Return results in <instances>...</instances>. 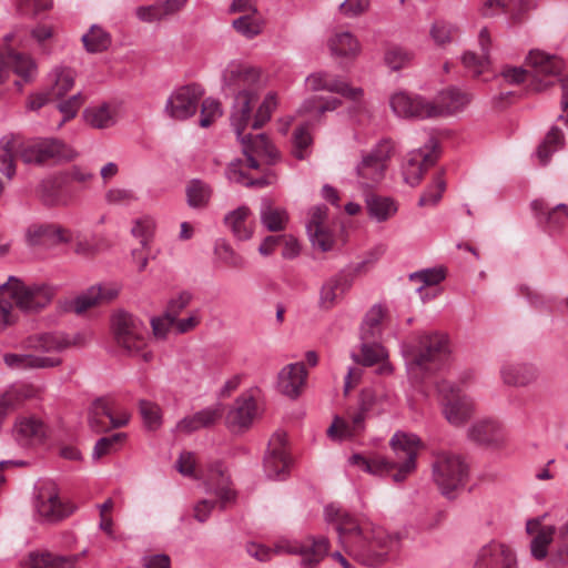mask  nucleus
<instances>
[{
  "mask_svg": "<svg viewBox=\"0 0 568 568\" xmlns=\"http://www.w3.org/2000/svg\"><path fill=\"white\" fill-rule=\"evenodd\" d=\"M212 195L210 185L199 179L189 182L186 186V200L191 207H204Z\"/></svg>",
  "mask_w": 568,
  "mask_h": 568,
  "instance_id": "nucleus-51",
  "label": "nucleus"
},
{
  "mask_svg": "<svg viewBox=\"0 0 568 568\" xmlns=\"http://www.w3.org/2000/svg\"><path fill=\"white\" fill-rule=\"evenodd\" d=\"M470 439L483 445H499L504 440L500 425L493 420H481L468 430Z\"/></svg>",
  "mask_w": 568,
  "mask_h": 568,
  "instance_id": "nucleus-35",
  "label": "nucleus"
},
{
  "mask_svg": "<svg viewBox=\"0 0 568 568\" xmlns=\"http://www.w3.org/2000/svg\"><path fill=\"white\" fill-rule=\"evenodd\" d=\"M82 42L88 52L98 53L108 50L111 45V36L101 27L94 24L83 34Z\"/></svg>",
  "mask_w": 568,
  "mask_h": 568,
  "instance_id": "nucleus-49",
  "label": "nucleus"
},
{
  "mask_svg": "<svg viewBox=\"0 0 568 568\" xmlns=\"http://www.w3.org/2000/svg\"><path fill=\"white\" fill-rule=\"evenodd\" d=\"M90 412L100 416V417H108L111 423L112 428H119L122 426H125L129 418H114L113 416V408H112V400L106 397H99L97 398L90 408Z\"/></svg>",
  "mask_w": 568,
  "mask_h": 568,
  "instance_id": "nucleus-55",
  "label": "nucleus"
},
{
  "mask_svg": "<svg viewBox=\"0 0 568 568\" xmlns=\"http://www.w3.org/2000/svg\"><path fill=\"white\" fill-rule=\"evenodd\" d=\"M155 223L149 216L138 219L134 221L131 232L133 236L140 239V243L143 250L148 247L149 242L153 235Z\"/></svg>",
  "mask_w": 568,
  "mask_h": 568,
  "instance_id": "nucleus-61",
  "label": "nucleus"
},
{
  "mask_svg": "<svg viewBox=\"0 0 568 568\" xmlns=\"http://www.w3.org/2000/svg\"><path fill=\"white\" fill-rule=\"evenodd\" d=\"M13 435L20 445L28 446L42 442L45 436V427L37 418L22 417L16 422Z\"/></svg>",
  "mask_w": 568,
  "mask_h": 568,
  "instance_id": "nucleus-31",
  "label": "nucleus"
},
{
  "mask_svg": "<svg viewBox=\"0 0 568 568\" xmlns=\"http://www.w3.org/2000/svg\"><path fill=\"white\" fill-rule=\"evenodd\" d=\"M0 295L9 297L23 312H39L49 305L53 291L43 284L26 285L20 278L10 276L0 286Z\"/></svg>",
  "mask_w": 568,
  "mask_h": 568,
  "instance_id": "nucleus-7",
  "label": "nucleus"
},
{
  "mask_svg": "<svg viewBox=\"0 0 568 568\" xmlns=\"http://www.w3.org/2000/svg\"><path fill=\"white\" fill-rule=\"evenodd\" d=\"M204 90L199 84H187L176 89L168 99L165 112L174 120H186L196 113Z\"/></svg>",
  "mask_w": 568,
  "mask_h": 568,
  "instance_id": "nucleus-14",
  "label": "nucleus"
},
{
  "mask_svg": "<svg viewBox=\"0 0 568 568\" xmlns=\"http://www.w3.org/2000/svg\"><path fill=\"white\" fill-rule=\"evenodd\" d=\"M324 513L327 521L336 523V530L339 537L347 538L351 545H354L358 538L365 535L357 520L342 509L329 505L325 507Z\"/></svg>",
  "mask_w": 568,
  "mask_h": 568,
  "instance_id": "nucleus-26",
  "label": "nucleus"
},
{
  "mask_svg": "<svg viewBox=\"0 0 568 568\" xmlns=\"http://www.w3.org/2000/svg\"><path fill=\"white\" fill-rule=\"evenodd\" d=\"M437 143L434 139L429 140V145L425 149H418L409 154L407 162L403 166L404 180L407 184L417 185L424 172L435 164L437 156L434 154Z\"/></svg>",
  "mask_w": 568,
  "mask_h": 568,
  "instance_id": "nucleus-19",
  "label": "nucleus"
},
{
  "mask_svg": "<svg viewBox=\"0 0 568 568\" xmlns=\"http://www.w3.org/2000/svg\"><path fill=\"white\" fill-rule=\"evenodd\" d=\"M399 539L381 527L365 531L362 538L351 545V555L362 565L378 567L388 560L389 555L398 549Z\"/></svg>",
  "mask_w": 568,
  "mask_h": 568,
  "instance_id": "nucleus-5",
  "label": "nucleus"
},
{
  "mask_svg": "<svg viewBox=\"0 0 568 568\" xmlns=\"http://www.w3.org/2000/svg\"><path fill=\"white\" fill-rule=\"evenodd\" d=\"M223 414V405L217 403L212 407H206L193 415L185 416L178 423L176 429L185 434H191L201 428L213 426L217 420L222 418Z\"/></svg>",
  "mask_w": 568,
  "mask_h": 568,
  "instance_id": "nucleus-27",
  "label": "nucleus"
},
{
  "mask_svg": "<svg viewBox=\"0 0 568 568\" xmlns=\"http://www.w3.org/2000/svg\"><path fill=\"white\" fill-rule=\"evenodd\" d=\"M222 115L221 104L217 100L207 98L202 102L200 125L209 128Z\"/></svg>",
  "mask_w": 568,
  "mask_h": 568,
  "instance_id": "nucleus-63",
  "label": "nucleus"
},
{
  "mask_svg": "<svg viewBox=\"0 0 568 568\" xmlns=\"http://www.w3.org/2000/svg\"><path fill=\"white\" fill-rule=\"evenodd\" d=\"M385 310L382 305H374L366 313L361 326V339H378L382 333L381 323Z\"/></svg>",
  "mask_w": 568,
  "mask_h": 568,
  "instance_id": "nucleus-44",
  "label": "nucleus"
},
{
  "mask_svg": "<svg viewBox=\"0 0 568 568\" xmlns=\"http://www.w3.org/2000/svg\"><path fill=\"white\" fill-rule=\"evenodd\" d=\"M393 152V142L390 140H382L371 152L363 155L361 163L356 166L357 176L362 186L373 187L384 179L387 161L390 159Z\"/></svg>",
  "mask_w": 568,
  "mask_h": 568,
  "instance_id": "nucleus-11",
  "label": "nucleus"
},
{
  "mask_svg": "<svg viewBox=\"0 0 568 568\" xmlns=\"http://www.w3.org/2000/svg\"><path fill=\"white\" fill-rule=\"evenodd\" d=\"M525 65L529 70L530 88L540 92L554 84L564 69L562 60L545 51L532 49L525 59Z\"/></svg>",
  "mask_w": 568,
  "mask_h": 568,
  "instance_id": "nucleus-8",
  "label": "nucleus"
},
{
  "mask_svg": "<svg viewBox=\"0 0 568 568\" xmlns=\"http://www.w3.org/2000/svg\"><path fill=\"white\" fill-rule=\"evenodd\" d=\"M286 435L275 433L268 443V452L264 458V470L268 478L282 479L290 468L291 459L285 452Z\"/></svg>",
  "mask_w": 568,
  "mask_h": 568,
  "instance_id": "nucleus-17",
  "label": "nucleus"
},
{
  "mask_svg": "<svg viewBox=\"0 0 568 568\" xmlns=\"http://www.w3.org/2000/svg\"><path fill=\"white\" fill-rule=\"evenodd\" d=\"M3 362L11 369H37L57 367L62 361L58 357L37 354L7 353L3 355Z\"/></svg>",
  "mask_w": 568,
  "mask_h": 568,
  "instance_id": "nucleus-28",
  "label": "nucleus"
},
{
  "mask_svg": "<svg viewBox=\"0 0 568 568\" xmlns=\"http://www.w3.org/2000/svg\"><path fill=\"white\" fill-rule=\"evenodd\" d=\"M547 514L536 518L528 519L526 523V531L534 535L530 541L531 556L537 560H542L548 555V547L554 540L556 527L554 525H544Z\"/></svg>",
  "mask_w": 568,
  "mask_h": 568,
  "instance_id": "nucleus-20",
  "label": "nucleus"
},
{
  "mask_svg": "<svg viewBox=\"0 0 568 568\" xmlns=\"http://www.w3.org/2000/svg\"><path fill=\"white\" fill-rule=\"evenodd\" d=\"M446 187V183L440 175L434 180V184L427 189L420 196L418 204L420 206L435 205L442 199V194Z\"/></svg>",
  "mask_w": 568,
  "mask_h": 568,
  "instance_id": "nucleus-64",
  "label": "nucleus"
},
{
  "mask_svg": "<svg viewBox=\"0 0 568 568\" xmlns=\"http://www.w3.org/2000/svg\"><path fill=\"white\" fill-rule=\"evenodd\" d=\"M307 371L303 363L284 366L278 373V388L287 397L296 398L305 386Z\"/></svg>",
  "mask_w": 568,
  "mask_h": 568,
  "instance_id": "nucleus-25",
  "label": "nucleus"
},
{
  "mask_svg": "<svg viewBox=\"0 0 568 568\" xmlns=\"http://www.w3.org/2000/svg\"><path fill=\"white\" fill-rule=\"evenodd\" d=\"M445 276L446 274L444 268H426L410 274L409 280L412 282L422 283V285L417 288V292H420L424 286L437 285L443 280H445Z\"/></svg>",
  "mask_w": 568,
  "mask_h": 568,
  "instance_id": "nucleus-60",
  "label": "nucleus"
},
{
  "mask_svg": "<svg viewBox=\"0 0 568 568\" xmlns=\"http://www.w3.org/2000/svg\"><path fill=\"white\" fill-rule=\"evenodd\" d=\"M332 54L336 57H355L359 52V43L349 32H341L329 40Z\"/></svg>",
  "mask_w": 568,
  "mask_h": 568,
  "instance_id": "nucleus-47",
  "label": "nucleus"
},
{
  "mask_svg": "<svg viewBox=\"0 0 568 568\" xmlns=\"http://www.w3.org/2000/svg\"><path fill=\"white\" fill-rule=\"evenodd\" d=\"M84 116L88 123L97 129L109 128L114 123L111 111L105 104L99 108L85 110Z\"/></svg>",
  "mask_w": 568,
  "mask_h": 568,
  "instance_id": "nucleus-57",
  "label": "nucleus"
},
{
  "mask_svg": "<svg viewBox=\"0 0 568 568\" xmlns=\"http://www.w3.org/2000/svg\"><path fill=\"white\" fill-rule=\"evenodd\" d=\"M85 554L87 550L69 557H53L50 554L34 555L31 556V568H77L75 562Z\"/></svg>",
  "mask_w": 568,
  "mask_h": 568,
  "instance_id": "nucleus-45",
  "label": "nucleus"
},
{
  "mask_svg": "<svg viewBox=\"0 0 568 568\" xmlns=\"http://www.w3.org/2000/svg\"><path fill=\"white\" fill-rule=\"evenodd\" d=\"M432 468L433 479L445 497L454 499L465 487L468 479V465L460 456L449 453L438 454Z\"/></svg>",
  "mask_w": 568,
  "mask_h": 568,
  "instance_id": "nucleus-6",
  "label": "nucleus"
},
{
  "mask_svg": "<svg viewBox=\"0 0 568 568\" xmlns=\"http://www.w3.org/2000/svg\"><path fill=\"white\" fill-rule=\"evenodd\" d=\"M531 209L540 222L545 221L551 231L560 230L568 224V206L558 204L550 207L544 200L531 202Z\"/></svg>",
  "mask_w": 568,
  "mask_h": 568,
  "instance_id": "nucleus-29",
  "label": "nucleus"
},
{
  "mask_svg": "<svg viewBox=\"0 0 568 568\" xmlns=\"http://www.w3.org/2000/svg\"><path fill=\"white\" fill-rule=\"evenodd\" d=\"M306 82L312 91H328L343 95L346 99L357 101L363 95L361 88H352L339 78H333L327 72L320 71L310 74Z\"/></svg>",
  "mask_w": 568,
  "mask_h": 568,
  "instance_id": "nucleus-21",
  "label": "nucleus"
},
{
  "mask_svg": "<svg viewBox=\"0 0 568 568\" xmlns=\"http://www.w3.org/2000/svg\"><path fill=\"white\" fill-rule=\"evenodd\" d=\"M462 63L473 77H479L488 67V57H478L473 51H466L462 57Z\"/></svg>",
  "mask_w": 568,
  "mask_h": 568,
  "instance_id": "nucleus-62",
  "label": "nucleus"
},
{
  "mask_svg": "<svg viewBox=\"0 0 568 568\" xmlns=\"http://www.w3.org/2000/svg\"><path fill=\"white\" fill-rule=\"evenodd\" d=\"M139 410L148 429L155 430L162 425V410L158 404L141 399Z\"/></svg>",
  "mask_w": 568,
  "mask_h": 568,
  "instance_id": "nucleus-54",
  "label": "nucleus"
},
{
  "mask_svg": "<svg viewBox=\"0 0 568 568\" xmlns=\"http://www.w3.org/2000/svg\"><path fill=\"white\" fill-rule=\"evenodd\" d=\"M394 458L376 457L365 459L354 455L352 459L374 475H390L395 483L404 481L416 469V458L423 447L420 438L413 434L397 430L389 440Z\"/></svg>",
  "mask_w": 568,
  "mask_h": 568,
  "instance_id": "nucleus-1",
  "label": "nucleus"
},
{
  "mask_svg": "<svg viewBox=\"0 0 568 568\" xmlns=\"http://www.w3.org/2000/svg\"><path fill=\"white\" fill-rule=\"evenodd\" d=\"M72 241V233L58 224H32L26 231L29 246H55Z\"/></svg>",
  "mask_w": 568,
  "mask_h": 568,
  "instance_id": "nucleus-18",
  "label": "nucleus"
},
{
  "mask_svg": "<svg viewBox=\"0 0 568 568\" xmlns=\"http://www.w3.org/2000/svg\"><path fill=\"white\" fill-rule=\"evenodd\" d=\"M256 415V404L253 397H239L233 409L227 414V423L240 428L247 427Z\"/></svg>",
  "mask_w": 568,
  "mask_h": 568,
  "instance_id": "nucleus-38",
  "label": "nucleus"
},
{
  "mask_svg": "<svg viewBox=\"0 0 568 568\" xmlns=\"http://www.w3.org/2000/svg\"><path fill=\"white\" fill-rule=\"evenodd\" d=\"M469 102L468 94L459 89L449 88L442 91L435 104L436 116L455 113L462 110Z\"/></svg>",
  "mask_w": 568,
  "mask_h": 568,
  "instance_id": "nucleus-36",
  "label": "nucleus"
},
{
  "mask_svg": "<svg viewBox=\"0 0 568 568\" xmlns=\"http://www.w3.org/2000/svg\"><path fill=\"white\" fill-rule=\"evenodd\" d=\"M38 395V389L32 385L12 386L0 395V407L7 414L16 409L26 399L33 398Z\"/></svg>",
  "mask_w": 568,
  "mask_h": 568,
  "instance_id": "nucleus-41",
  "label": "nucleus"
},
{
  "mask_svg": "<svg viewBox=\"0 0 568 568\" xmlns=\"http://www.w3.org/2000/svg\"><path fill=\"white\" fill-rule=\"evenodd\" d=\"M365 202L369 216L377 222H384L397 212V205L390 197L367 194Z\"/></svg>",
  "mask_w": 568,
  "mask_h": 568,
  "instance_id": "nucleus-42",
  "label": "nucleus"
},
{
  "mask_svg": "<svg viewBox=\"0 0 568 568\" xmlns=\"http://www.w3.org/2000/svg\"><path fill=\"white\" fill-rule=\"evenodd\" d=\"M251 216L252 211L250 207L242 205L229 212L224 216V224L232 232L235 239L239 241H246L253 235V226L248 221Z\"/></svg>",
  "mask_w": 568,
  "mask_h": 568,
  "instance_id": "nucleus-30",
  "label": "nucleus"
},
{
  "mask_svg": "<svg viewBox=\"0 0 568 568\" xmlns=\"http://www.w3.org/2000/svg\"><path fill=\"white\" fill-rule=\"evenodd\" d=\"M260 78L257 69L237 62H231L223 73L224 83L229 87L252 84Z\"/></svg>",
  "mask_w": 568,
  "mask_h": 568,
  "instance_id": "nucleus-40",
  "label": "nucleus"
},
{
  "mask_svg": "<svg viewBox=\"0 0 568 568\" xmlns=\"http://www.w3.org/2000/svg\"><path fill=\"white\" fill-rule=\"evenodd\" d=\"M209 481L215 495L220 498L222 508L236 500V491L231 487V478L225 474L221 464L211 467Z\"/></svg>",
  "mask_w": 568,
  "mask_h": 568,
  "instance_id": "nucleus-32",
  "label": "nucleus"
},
{
  "mask_svg": "<svg viewBox=\"0 0 568 568\" xmlns=\"http://www.w3.org/2000/svg\"><path fill=\"white\" fill-rule=\"evenodd\" d=\"M74 84V72L71 69L59 68L54 70V83L50 88L51 95L61 99Z\"/></svg>",
  "mask_w": 568,
  "mask_h": 568,
  "instance_id": "nucleus-53",
  "label": "nucleus"
},
{
  "mask_svg": "<svg viewBox=\"0 0 568 568\" xmlns=\"http://www.w3.org/2000/svg\"><path fill=\"white\" fill-rule=\"evenodd\" d=\"M361 351V356L353 354L352 358L364 366H373L386 356L384 347L377 343V339H362Z\"/></svg>",
  "mask_w": 568,
  "mask_h": 568,
  "instance_id": "nucleus-50",
  "label": "nucleus"
},
{
  "mask_svg": "<svg viewBox=\"0 0 568 568\" xmlns=\"http://www.w3.org/2000/svg\"><path fill=\"white\" fill-rule=\"evenodd\" d=\"M349 283L344 276H333L322 285L320 292V307L332 308L338 298L348 290Z\"/></svg>",
  "mask_w": 568,
  "mask_h": 568,
  "instance_id": "nucleus-39",
  "label": "nucleus"
},
{
  "mask_svg": "<svg viewBox=\"0 0 568 568\" xmlns=\"http://www.w3.org/2000/svg\"><path fill=\"white\" fill-rule=\"evenodd\" d=\"M473 568H517V557L508 545L491 541L479 549Z\"/></svg>",
  "mask_w": 568,
  "mask_h": 568,
  "instance_id": "nucleus-16",
  "label": "nucleus"
},
{
  "mask_svg": "<svg viewBox=\"0 0 568 568\" xmlns=\"http://www.w3.org/2000/svg\"><path fill=\"white\" fill-rule=\"evenodd\" d=\"M448 339L439 333H424L406 351L407 369L419 381L438 372L448 358Z\"/></svg>",
  "mask_w": 568,
  "mask_h": 568,
  "instance_id": "nucleus-2",
  "label": "nucleus"
},
{
  "mask_svg": "<svg viewBox=\"0 0 568 568\" xmlns=\"http://www.w3.org/2000/svg\"><path fill=\"white\" fill-rule=\"evenodd\" d=\"M440 396L443 414L447 422L454 426L464 425L474 410L473 402L460 389L447 381H442L436 385Z\"/></svg>",
  "mask_w": 568,
  "mask_h": 568,
  "instance_id": "nucleus-12",
  "label": "nucleus"
},
{
  "mask_svg": "<svg viewBox=\"0 0 568 568\" xmlns=\"http://www.w3.org/2000/svg\"><path fill=\"white\" fill-rule=\"evenodd\" d=\"M75 342L62 333H41L28 336L22 347L36 353L62 352Z\"/></svg>",
  "mask_w": 568,
  "mask_h": 568,
  "instance_id": "nucleus-22",
  "label": "nucleus"
},
{
  "mask_svg": "<svg viewBox=\"0 0 568 568\" xmlns=\"http://www.w3.org/2000/svg\"><path fill=\"white\" fill-rule=\"evenodd\" d=\"M216 258L231 268H243L245 260L225 240H217L214 246Z\"/></svg>",
  "mask_w": 568,
  "mask_h": 568,
  "instance_id": "nucleus-52",
  "label": "nucleus"
},
{
  "mask_svg": "<svg viewBox=\"0 0 568 568\" xmlns=\"http://www.w3.org/2000/svg\"><path fill=\"white\" fill-rule=\"evenodd\" d=\"M4 68H12L13 72L21 78L16 81V85L19 89L22 88L23 83L31 81L37 74V65L34 61L27 54L9 51L7 57L3 58Z\"/></svg>",
  "mask_w": 568,
  "mask_h": 568,
  "instance_id": "nucleus-33",
  "label": "nucleus"
},
{
  "mask_svg": "<svg viewBox=\"0 0 568 568\" xmlns=\"http://www.w3.org/2000/svg\"><path fill=\"white\" fill-rule=\"evenodd\" d=\"M232 27L234 30L246 39H253L263 31L264 20L256 12H247L237 19L233 20Z\"/></svg>",
  "mask_w": 568,
  "mask_h": 568,
  "instance_id": "nucleus-43",
  "label": "nucleus"
},
{
  "mask_svg": "<svg viewBox=\"0 0 568 568\" xmlns=\"http://www.w3.org/2000/svg\"><path fill=\"white\" fill-rule=\"evenodd\" d=\"M328 539L326 537H310L304 544L287 547V552L300 555L304 568H314L327 554Z\"/></svg>",
  "mask_w": 568,
  "mask_h": 568,
  "instance_id": "nucleus-23",
  "label": "nucleus"
},
{
  "mask_svg": "<svg viewBox=\"0 0 568 568\" xmlns=\"http://www.w3.org/2000/svg\"><path fill=\"white\" fill-rule=\"evenodd\" d=\"M16 149L17 140L13 136H3L0 140V172L9 180L16 175Z\"/></svg>",
  "mask_w": 568,
  "mask_h": 568,
  "instance_id": "nucleus-48",
  "label": "nucleus"
},
{
  "mask_svg": "<svg viewBox=\"0 0 568 568\" xmlns=\"http://www.w3.org/2000/svg\"><path fill=\"white\" fill-rule=\"evenodd\" d=\"M256 94L251 91H241L235 97L234 111L231 115V124L237 139L241 141L243 154H254L266 158L268 164H274L280 159V152L271 143L266 134H246L243 132L251 121L252 106Z\"/></svg>",
  "mask_w": 568,
  "mask_h": 568,
  "instance_id": "nucleus-3",
  "label": "nucleus"
},
{
  "mask_svg": "<svg viewBox=\"0 0 568 568\" xmlns=\"http://www.w3.org/2000/svg\"><path fill=\"white\" fill-rule=\"evenodd\" d=\"M501 376L508 385L527 386L537 381L538 371L529 364H509L503 367Z\"/></svg>",
  "mask_w": 568,
  "mask_h": 568,
  "instance_id": "nucleus-34",
  "label": "nucleus"
},
{
  "mask_svg": "<svg viewBox=\"0 0 568 568\" xmlns=\"http://www.w3.org/2000/svg\"><path fill=\"white\" fill-rule=\"evenodd\" d=\"M260 219L268 232H281L286 229L288 213L285 209L273 206L271 201L265 199L262 202Z\"/></svg>",
  "mask_w": 568,
  "mask_h": 568,
  "instance_id": "nucleus-37",
  "label": "nucleus"
},
{
  "mask_svg": "<svg viewBox=\"0 0 568 568\" xmlns=\"http://www.w3.org/2000/svg\"><path fill=\"white\" fill-rule=\"evenodd\" d=\"M389 104L393 112L402 118H436L435 104L420 95L397 92L390 97Z\"/></svg>",
  "mask_w": 568,
  "mask_h": 568,
  "instance_id": "nucleus-15",
  "label": "nucleus"
},
{
  "mask_svg": "<svg viewBox=\"0 0 568 568\" xmlns=\"http://www.w3.org/2000/svg\"><path fill=\"white\" fill-rule=\"evenodd\" d=\"M112 334L122 353L130 356L141 354L144 362L152 361L153 353L144 351L149 332L143 321L128 312H118L112 317Z\"/></svg>",
  "mask_w": 568,
  "mask_h": 568,
  "instance_id": "nucleus-4",
  "label": "nucleus"
},
{
  "mask_svg": "<svg viewBox=\"0 0 568 568\" xmlns=\"http://www.w3.org/2000/svg\"><path fill=\"white\" fill-rule=\"evenodd\" d=\"M34 508L39 517L47 523H57L74 511V506L62 503L54 484L45 483L38 487Z\"/></svg>",
  "mask_w": 568,
  "mask_h": 568,
  "instance_id": "nucleus-13",
  "label": "nucleus"
},
{
  "mask_svg": "<svg viewBox=\"0 0 568 568\" xmlns=\"http://www.w3.org/2000/svg\"><path fill=\"white\" fill-rule=\"evenodd\" d=\"M564 144V134L557 126H552L545 140L539 144L536 155L541 165L548 164L551 155Z\"/></svg>",
  "mask_w": 568,
  "mask_h": 568,
  "instance_id": "nucleus-46",
  "label": "nucleus"
},
{
  "mask_svg": "<svg viewBox=\"0 0 568 568\" xmlns=\"http://www.w3.org/2000/svg\"><path fill=\"white\" fill-rule=\"evenodd\" d=\"M124 433H116L111 436L101 437L93 448L92 457L100 459L116 450V447L124 440Z\"/></svg>",
  "mask_w": 568,
  "mask_h": 568,
  "instance_id": "nucleus-58",
  "label": "nucleus"
},
{
  "mask_svg": "<svg viewBox=\"0 0 568 568\" xmlns=\"http://www.w3.org/2000/svg\"><path fill=\"white\" fill-rule=\"evenodd\" d=\"M119 294L115 285H93L72 302V308L77 314H82L89 308L113 301Z\"/></svg>",
  "mask_w": 568,
  "mask_h": 568,
  "instance_id": "nucleus-24",
  "label": "nucleus"
},
{
  "mask_svg": "<svg viewBox=\"0 0 568 568\" xmlns=\"http://www.w3.org/2000/svg\"><path fill=\"white\" fill-rule=\"evenodd\" d=\"M276 94L273 92L267 93L255 113L254 120L252 122V129L258 130L265 123H267L272 116V112L276 109Z\"/></svg>",
  "mask_w": 568,
  "mask_h": 568,
  "instance_id": "nucleus-56",
  "label": "nucleus"
},
{
  "mask_svg": "<svg viewBox=\"0 0 568 568\" xmlns=\"http://www.w3.org/2000/svg\"><path fill=\"white\" fill-rule=\"evenodd\" d=\"M413 59V54L400 48V47H390L385 52V63L394 71H397L402 68L407 67Z\"/></svg>",
  "mask_w": 568,
  "mask_h": 568,
  "instance_id": "nucleus-59",
  "label": "nucleus"
},
{
  "mask_svg": "<svg viewBox=\"0 0 568 568\" xmlns=\"http://www.w3.org/2000/svg\"><path fill=\"white\" fill-rule=\"evenodd\" d=\"M19 154L26 164L36 165L69 161L75 156L72 149L57 139H39L27 142L21 145Z\"/></svg>",
  "mask_w": 568,
  "mask_h": 568,
  "instance_id": "nucleus-9",
  "label": "nucleus"
},
{
  "mask_svg": "<svg viewBox=\"0 0 568 568\" xmlns=\"http://www.w3.org/2000/svg\"><path fill=\"white\" fill-rule=\"evenodd\" d=\"M378 400L379 397L375 390L371 388L362 390L358 400V412L354 413L349 420L335 417L327 429V435L332 438L346 439L362 433L365 428L367 414L374 410Z\"/></svg>",
  "mask_w": 568,
  "mask_h": 568,
  "instance_id": "nucleus-10",
  "label": "nucleus"
}]
</instances>
